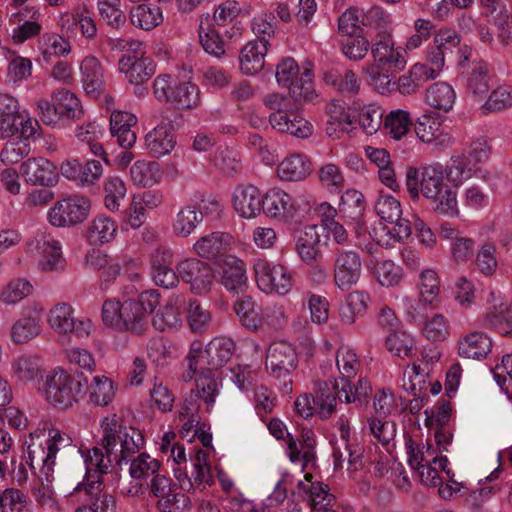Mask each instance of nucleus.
Here are the masks:
<instances>
[{
  "instance_id": "nucleus-1",
  "label": "nucleus",
  "mask_w": 512,
  "mask_h": 512,
  "mask_svg": "<svg viewBox=\"0 0 512 512\" xmlns=\"http://www.w3.org/2000/svg\"><path fill=\"white\" fill-rule=\"evenodd\" d=\"M102 448L94 447L84 455L86 466V483H79L75 490L85 487L88 494L99 490L102 485L100 476L107 474L113 462L119 464L131 455L139 452L145 444L142 433L125 426L121 417L116 414L107 415L101 420Z\"/></svg>"
},
{
  "instance_id": "nucleus-2",
  "label": "nucleus",
  "mask_w": 512,
  "mask_h": 512,
  "mask_svg": "<svg viewBox=\"0 0 512 512\" xmlns=\"http://www.w3.org/2000/svg\"><path fill=\"white\" fill-rule=\"evenodd\" d=\"M26 463L32 470L39 469L40 487L33 489V496L42 508L60 512V505L53 490L54 466L57 453L72 446L71 437L56 428L36 430L26 441Z\"/></svg>"
},
{
  "instance_id": "nucleus-3",
  "label": "nucleus",
  "mask_w": 512,
  "mask_h": 512,
  "mask_svg": "<svg viewBox=\"0 0 512 512\" xmlns=\"http://www.w3.org/2000/svg\"><path fill=\"white\" fill-rule=\"evenodd\" d=\"M446 170L440 163H432L420 167H411L406 174V186L412 199L420 194L427 200L434 212L446 217H457L459 207L457 192L447 181Z\"/></svg>"
},
{
  "instance_id": "nucleus-4",
  "label": "nucleus",
  "mask_w": 512,
  "mask_h": 512,
  "mask_svg": "<svg viewBox=\"0 0 512 512\" xmlns=\"http://www.w3.org/2000/svg\"><path fill=\"white\" fill-rule=\"evenodd\" d=\"M160 297L158 290L150 289L142 292L137 300L107 299L102 305V321L112 329L141 335L147 330L148 315L159 305Z\"/></svg>"
},
{
  "instance_id": "nucleus-5",
  "label": "nucleus",
  "mask_w": 512,
  "mask_h": 512,
  "mask_svg": "<svg viewBox=\"0 0 512 512\" xmlns=\"http://www.w3.org/2000/svg\"><path fill=\"white\" fill-rule=\"evenodd\" d=\"M234 347V342L225 337L212 339L205 349L200 341H193L186 356L188 370L183 375L184 380H191L198 369L214 372L221 368L230 360Z\"/></svg>"
},
{
  "instance_id": "nucleus-6",
  "label": "nucleus",
  "mask_w": 512,
  "mask_h": 512,
  "mask_svg": "<svg viewBox=\"0 0 512 512\" xmlns=\"http://www.w3.org/2000/svg\"><path fill=\"white\" fill-rule=\"evenodd\" d=\"M375 212L381 220L392 225V228L382 227L374 229V240L381 246H392L411 235L409 221L402 218V207L399 200L388 194L380 195L375 202Z\"/></svg>"
},
{
  "instance_id": "nucleus-7",
  "label": "nucleus",
  "mask_w": 512,
  "mask_h": 512,
  "mask_svg": "<svg viewBox=\"0 0 512 512\" xmlns=\"http://www.w3.org/2000/svg\"><path fill=\"white\" fill-rule=\"evenodd\" d=\"M85 378L75 376L61 367L51 370L45 377L46 400L54 407L68 409L85 394Z\"/></svg>"
},
{
  "instance_id": "nucleus-8",
  "label": "nucleus",
  "mask_w": 512,
  "mask_h": 512,
  "mask_svg": "<svg viewBox=\"0 0 512 512\" xmlns=\"http://www.w3.org/2000/svg\"><path fill=\"white\" fill-rule=\"evenodd\" d=\"M275 77L278 85L286 88L295 101L310 102L317 97L311 68L300 67L291 57L283 58L277 64Z\"/></svg>"
},
{
  "instance_id": "nucleus-9",
  "label": "nucleus",
  "mask_w": 512,
  "mask_h": 512,
  "mask_svg": "<svg viewBox=\"0 0 512 512\" xmlns=\"http://www.w3.org/2000/svg\"><path fill=\"white\" fill-rule=\"evenodd\" d=\"M24 251L37 261L39 269L44 272L62 271L65 268L62 244L46 229H38L29 236Z\"/></svg>"
},
{
  "instance_id": "nucleus-10",
  "label": "nucleus",
  "mask_w": 512,
  "mask_h": 512,
  "mask_svg": "<svg viewBox=\"0 0 512 512\" xmlns=\"http://www.w3.org/2000/svg\"><path fill=\"white\" fill-rule=\"evenodd\" d=\"M336 366L341 376L342 386L336 389V396L339 400L344 399L346 403H352L366 399L370 390L366 381L359 380V387L351 384L350 379L358 373L361 364L354 349L342 345L336 352Z\"/></svg>"
},
{
  "instance_id": "nucleus-11",
  "label": "nucleus",
  "mask_w": 512,
  "mask_h": 512,
  "mask_svg": "<svg viewBox=\"0 0 512 512\" xmlns=\"http://www.w3.org/2000/svg\"><path fill=\"white\" fill-rule=\"evenodd\" d=\"M38 122L27 112H20L18 100L9 95H0V138L6 139L16 134L29 139L36 133Z\"/></svg>"
},
{
  "instance_id": "nucleus-12",
  "label": "nucleus",
  "mask_w": 512,
  "mask_h": 512,
  "mask_svg": "<svg viewBox=\"0 0 512 512\" xmlns=\"http://www.w3.org/2000/svg\"><path fill=\"white\" fill-rule=\"evenodd\" d=\"M338 382L329 385L327 382H315L314 393H304L294 402L295 411L302 418H310L316 412L320 418L326 419L335 411L337 399L336 389Z\"/></svg>"
},
{
  "instance_id": "nucleus-13",
  "label": "nucleus",
  "mask_w": 512,
  "mask_h": 512,
  "mask_svg": "<svg viewBox=\"0 0 512 512\" xmlns=\"http://www.w3.org/2000/svg\"><path fill=\"white\" fill-rule=\"evenodd\" d=\"M253 272L258 288L266 294L285 296L293 287L292 273L282 264L257 258L253 262Z\"/></svg>"
},
{
  "instance_id": "nucleus-14",
  "label": "nucleus",
  "mask_w": 512,
  "mask_h": 512,
  "mask_svg": "<svg viewBox=\"0 0 512 512\" xmlns=\"http://www.w3.org/2000/svg\"><path fill=\"white\" fill-rule=\"evenodd\" d=\"M49 327L58 335L77 338L88 337L93 330V323L88 318H76L74 308L66 302L54 305L47 314Z\"/></svg>"
},
{
  "instance_id": "nucleus-15",
  "label": "nucleus",
  "mask_w": 512,
  "mask_h": 512,
  "mask_svg": "<svg viewBox=\"0 0 512 512\" xmlns=\"http://www.w3.org/2000/svg\"><path fill=\"white\" fill-rule=\"evenodd\" d=\"M379 32L373 39L371 55L375 65L402 71L407 64L406 52L403 47L396 46L392 33L391 23L386 28H377Z\"/></svg>"
},
{
  "instance_id": "nucleus-16",
  "label": "nucleus",
  "mask_w": 512,
  "mask_h": 512,
  "mask_svg": "<svg viewBox=\"0 0 512 512\" xmlns=\"http://www.w3.org/2000/svg\"><path fill=\"white\" fill-rule=\"evenodd\" d=\"M180 280L189 286L191 293L204 295L210 292L215 280L212 265L196 257H186L176 264Z\"/></svg>"
},
{
  "instance_id": "nucleus-17",
  "label": "nucleus",
  "mask_w": 512,
  "mask_h": 512,
  "mask_svg": "<svg viewBox=\"0 0 512 512\" xmlns=\"http://www.w3.org/2000/svg\"><path fill=\"white\" fill-rule=\"evenodd\" d=\"M91 209L90 200L83 195H71L57 201L47 213L54 227H71L83 222Z\"/></svg>"
},
{
  "instance_id": "nucleus-18",
  "label": "nucleus",
  "mask_w": 512,
  "mask_h": 512,
  "mask_svg": "<svg viewBox=\"0 0 512 512\" xmlns=\"http://www.w3.org/2000/svg\"><path fill=\"white\" fill-rule=\"evenodd\" d=\"M309 208L310 201L307 197L302 195L293 197L278 188L270 189L263 195L262 211L270 218L291 219Z\"/></svg>"
},
{
  "instance_id": "nucleus-19",
  "label": "nucleus",
  "mask_w": 512,
  "mask_h": 512,
  "mask_svg": "<svg viewBox=\"0 0 512 512\" xmlns=\"http://www.w3.org/2000/svg\"><path fill=\"white\" fill-rule=\"evenodd\" d=\"M391 23L390 16L378 6L366 12L358 8H349L338 19V30L343 35L355 34L361 25L386 28Z\"/></svg>"
},
{
  "instance_id": "nucleus-20",
  "label": "nucleus",
  "mask_w": 512,
  "mask_h": 512,
  "mask_svg": "<svg viewBox=\"0 0 512 512\" xmlns=\"http://www.w3.org/2000/svg\"><path fill=\"white\" fill-rule=\"evenodd\" d=\"M362 275V260L354 250H338L333 261V281L341 291H349Z\"/></svg>"
},
{
  "instance_id": "nucleus-21",
  "label": "nucleus",
  "mask_w": 512,
  "mask_h": 512,
  "mask_svg": "<svg viewBox=\"0 0 512 512\" xmlns=\"http://www.w3.org/2000/svg\"><path fill=\"white\" fill-rule=\"evenodd\" d=\"M190 475L186 468L174 467V477L183 491H203L207 485L213 483L210 465L207 463V453L199 450L192 463Z\"/></svg>"
},
{
  "instance_id": "nucleus-22",
  "label": "nucleus",
  "mask_w": 512,
  "mask_h": 512,
  "mask_svg": "<svg viewBox=\"0 0 512 512\" xmlns=\"http://www.w3.org/2000/svg\"><path fill=\"white\" fill-rule=\"evenodd\" d=\"M487 312L481 325L503 335L512 334V306H508L500 291L491 290L487 296Z\"/></svg>"
},
{
  "instance_id": "nucleus-23",
  "label": "nucleus",
  "mask_w": 512,
  "mask_h": 512,
  "mask_svg": "<svg viewBox=\"0 0 512 512\" xmlns=\"http://www.w3.org/2000/svg\"><path fill=\"white\" fill-rule=\"evenodd\" d=\"M414 130L420 141L432 145L439 151L454 144L452 134L442 127V122L433 115L432 111L418 117Z\"/></svg>"
},
{
  "instance_id": "nucleus-24",
  "label": "nucleus",
  "mask_w": 512,
  "mask_h": 512,
  "mask_svg": "<svg viewBox=\"0 0 512 512\" xmlns=\"http://www.w3.org/2000/svg\"><path fill=\"white\" fill-rule=\"evenodd\" d=\"M231 205L240 218L255 219L262 212L263 195L253 184H237L231 192Z\"/></svg>"
},
{
  "instance_id": "nucleus-25",
  "label": "nucleus",
  "mask_w": 512,
  "mask_h": 512,
  "mask_svg": "<svg viewBox=\"0 0 512 512\" xmlns=\"http://www.w3.org/2000/svg\"><path fill=\"white\" fill-rule=\"evenodd\" d=\"M160 462L151 457L148 453H140L130 460L129 475L133 482L125 493L128 496L136 497L143 494L148 488L149 480L159 471Z\"/></svg>"
},
{
  "instance_id": "nucleus-26",
  "label": "nucleus",
  "mask_w": 512,
  "mask_h": 512,
  "mask_svg": "<svg viewBox=\"0 0 512 512\" xmlns=\"http://www.w3.org/2000/svg\"><path fill=\"white\" fill-rule=\"evenodd\" d=\"M268 120L271 127L280 133L301 139L313 134V125L297 109L291 107L283 111L271 112Z\"/></svg>"
},
{
  "instance_id": "nucleus-27",
  "label": "nucleus",
  "mask_w": 512,
  "mask_h": 512,
  "mask_svg": "<svg viewBox=\"0 0 512 512\" xmlns=\"http://www.w3.org/2000/svg\"><path fill=\"white\" fill-rule=\"evenodd\" d=\"M44 308L39 303H33L23 316L17 319L10 330V339L14 344H26L38 337L42 332V314Z\"/></svg>"
},
{
  "instance_id": "nucleus-28",
  "label": "nucleus",
  "mask_w": 512,
  "mask_h": 512,
  "mask_svg": "<svg viewBox=\"0 0 512 512\" xmlns=\"http://www.w3.org/2000/svg\"><path fill=\"white\" fill-rule=\"evenodd\" d=\"M151 493L158 498L157 506L162 512H180L186 505V497L175 492L171 479L159 473L149 480Z\"/></svg>"
},
{
  "instance_id": "nucleus-29",
  "label": "nucleus",
  "mask_w": 512,
  "mask_h": 512,
  "mask_svg": "<svg viewBox=\"0 0 512 512\" xmlns=\"http://www.w3.org/2000/svg\"><path fill=\"white\" fill-rule=\"evenodd\" d=\"M407 462L412 469H420L426 463H434L438 465L446 474L450 482L453 481L454 473L448 466V458L446 456H438L437 451L429 444L415 443L411 438L405 442Z\"/></svg>"
},
{
  "instance_id": "nucleus-30",
  "label": "nucleus",
  "mask_w": 512,
  "mask_h": 512,
  "mask_svg": "<svg viewBox=\"0 0 512 512\" xmlns=\"http://www.w3.org/2000/svg\"><path fill=\"white\" fill-rule=\"evenodd\" d=\"M221 284L226 290L239 294L247 288L248 277L244 261L235 255L218 259Z\"/></svg>"
},
{
  "instance_id": "nucleus-31",
  "label": "nucleus",
  "mask_w": 512,
  "mask_h": 512,
  "mask_svg": "<svg viewBox=\"0 0 512 512\" xmlns=\"http://www.w3.org/2000/svg\"><path fill=\"white\" fill-rule=\"evenodd\" d=\"M143 54V50L136 54H125L118 61L119 72L131 84H143L155 73L154 62Z\"/></svg>"
},
{
  "instance_id": "nucleus-32",
  "label": "nucleus",
  "mask_w": 512,
  "mask_h": 512,
  "mask_svg": "<svg viewBox=\"0 0 512 512\" xmlns=\"http://www.w3.org/2000/svg\"><path fill=\"white\" fill-rule=\"evenodd\" d=\"M234 238L231 234L215 231L199 237L192 246L193 252L207 260L221 259L232 248Z\"/></svg>"
},
{
  "instance_id": "nucleus-33",
  "label": "nucleus",
  "mask_w": 512,
  "mask_h": 512,
  "mask_svg": "<svg viewBox=\"0 0 512 512\" xmlns=\"http://www.w3.org/2000/svg\"><path fill=\"white\" fill-rule=\"evenodd\" d=\"M151 276L157 286L171 289L180 281L178 271L172 266L173 253L168 249H156L151 255Z\"/></svg>"
},
{
  "instance_id": "nucleus-34",
  "label": "nucleus",
  "mask_w": 512,
  "mask_h": 512,
  "mask_svg": "<svg viewBox=\"0 0 512 512\" xmlns=\"http://www.w3.org/2000/svg\"><path fill=\"white\" fill-rule=\"evenodd\" d=\"M297 355L294 348L283 341L273 343L266 356V368L275 377L281 378L296 367Z\"/></svg>"
},
{
  "instance_id": "nucleus-35",
  "label": "nucleus",
  "mask_w": 512,
  "mask_h": 512,
  "mask_svg": "<svg viewBox=\"0 0 512 512\" xmlns=\"http://www.w3.org/2000/svg\"><path fill=\"white\" fill-rule=\"evenodd\" d=\"M176 143L173 126L168 123H160L144 137L145 149L156 158L169 155L174 150Z\"/></svg>"
},
{
  "instance_id": "nucleus-36",
  "label": "nucleus",
  "mask_w": 512,
  "mask_h": 512,
  "mask_svg": "<svg viewBox=\"0 0 512 512\" xmlns=\"http://www.w3.org/2000/svg\"><path fill=\"white\" fill-rule=\"evenodd\" d=\"M20 170L27 183L32 185L52 186L57 182L56 166L43 157L29 158Z\"/></svg>"
},
{
  "instance_id": "nucleus-37",
  "label": "nucleus",
  "mask_w": 512,
  "mask_h": 512,
  "mask_svg": "<svg viewBox=\"0 0 512 512\" xmlns=\"http://www.w3.org/2000/svg\"><path fill=\"white\" fill-rule=\"evenodd\" d=\"M328 119L325 132L329 138L340 139L355 128L351 109L344 103L333 101L327 106Z\"/></svg>"
},
{
  "instance_id": "nucleus-38",
  "label": "nucleus",
  "mask_w": 512,
  "mask_h": 512,
  "mask_svg": "<svg viewBox=\"0 0 512 512\" xmlns=\"http://www.w3.org/2000/svg\"><path fill=\"white\" fill-rule=\"evenodd\" d=\"M136 123L137 117L128 111L116 110L111 113L110 132L120 147L130 149L135 145L137 137L131 127Z\"/></svg>"
},
{
  "instance_id": "nucleus-39",
  "label": "nucleus",
  "mask_w": 512,
  "mask_h": 512,
  "mask_svg": "<svg viewBox=\"0 0 512 512\" xmlns=\"http://www.w3.org/2000/svg\"><path fill=\"white\" fill-rule=\"evenodd\" d=\"M82 86L87 94L98 95L105 86L104 67L100 60L86 56L79 65Z\"/></svg>"
},
{
  "instance_id": "nucleus-40",
  "label": "nucleus",
  "mask_w": 512,
  "mask_h": 512,
  "mask_svg": "<svg viewBox=\"0 0 512 512\" xmlns=\"http://www.w3.org/2000/svg\"><path fill=\"white\" fill-rule=\"evenodd\" d=\"M456 102V92L452 85L439 81L431 84L425 91L424 103L437 113H449Z\"/></svg>"
},
{
  "instance_id": "nucleus-41",
  "label": "nucleus",
  "mask_w": 512,
  "mask_h": 512,
  "mask_svg": "<svg viewBox=\"0 0 512 512\" xmlns=\"http://www.w3.org/2000/svg\"><path fill=\"white\" fill-rule=\"evenodd\" d=\"M319 242L318 227L316 225L305 226L295 244V250L303 263L313 265L322 260L323 254L318 247Z\"/></svg>"
},
{
  "instance_id": "nucleus-42",
  "label": "nucleus",
  "mask_w": 512,
  "mask_h": 512,
  "mask_svg": "<svg viewBox=\"0 0 512 512\" xmlns=\"http://www.w3.org/2000/svg\"><path fill=\"white\" fill-rule=\"evenodd\" d=\"M312 170V163L306 155L293 153L280 162L277 174L285 181H301L306 179Z\"/></svg>"
},
{
  "instance_id": "nucleus-43",
  "label": "nucleus",
  "mask_w": 512,
  "mask_h": 512,
  "mask_svg": "<svg viewBox=\"0 0 512 512\" xmlns=\"http://www.w3.org/2000/svg\"><path fill=\"white\" fill-rule=\"evenodd\" d=\"M195 390H192L194 397L203 402L206 411L210 412L214 406L215 399L220 393V381L215 372L200 370L195 378Z\"/></svg>"
},
{
  "instance_id": "nucleus-44",
  "label": "nucleus",
  "mask_w": 512,
  "mask_h": 512,
  "mask_svg": "<svg viewBox=\"0 0 512 512\" xmlns=\"http://www.w3.org/2000/svg\"><path fill=\"white\" fill-rule=\"evenodd\" d=\"M269 46L257 40L249 41L240 51L239 63L241 71L246 75H255L265 65V56Z\"/></svg>"
},
{
  "instance_id": "nucleus-45",
  "label": "nucleus",
  "mask_w": 512,
  "mask_h": 512,
  "mask_svg": "<svg viewBox=\"0 0 512 512\" xmlns=\"http://www.w3.org/2000/svg\"><path fill=\"white\" fill-rule=\"evenodd\" d=\"M465 87L474 97L482 98L489 91L490 67L488 63L479 60L470 64L469 70L463 72Z\"/></svg>"
},
{
  "instance_id": "nucleus-46",
  "label": "nucleus",
  "mask_w": 512,
  "mask_h": 512,
  "mask_svg": "<svg viewBox=\"0 0 512 512\" xmlns=\"http://www.w3.org/2000/svg\"><path fill=\"white\" fill-rule=\"evenodd\" d=\"M370 295L366 291L355 290L347 294L339 308V319L345 325H352L364 316L368 309Z\"/></svg>"
},
{
  "instance_id": "nucleus-47",
  "label": "nucleus",
  "mask_w": 512,
  "mask_h": 512,
  "mask_svg": "<svg viewBox=\"0 0 512 512\" xmlns=\"http://www.w3.org/2000/svg\"><path fill=\"white\" fill-rule=\"evenodd\" d=\"M87 385L89 401L96 406H107L115 398L117 386L112 379L106 375H95Z\"/></svg>"
},
{
  "instance_id": "nucleus-48",
  "label": "nucleus",
  "mask_w": 512,
  "mask_h": 512,
  "mask_svg": "<svg viewBox=\"0 0 512 512\" xmlns=\"http://www.w3.org/2000/svg\"><path fill=\"white\" fill-rule=\"evenodd\" d=\"M163 170L158 162L137 160L130 168V179L134 185L149 188L161 181Z\"/></svg>"
},
{
  "instance_id": "nucleus-49",
  "label": "nucleus",
  "mask_w": 512,
  "mask_h": 512,
  "mask_svg": "<svg viewBox=\"0 0 512 512\" xmlns=\"http://www.w3.org/2000/svg\"><path fill=\"white\" fill-rule=\"evenodd\" d=\"M492 349V341L482 332L467 334L458 344V352L461 357L480 360L485 358Z\"/></svg>"
},
{
  "instance_id": "nucleus-50",
  "label": "nucleus",
  "mask_w": 512,
  "mask_h": 512,
  "mask_svg": "<svg viewBox=\"0 0 512 512\" xmlns=\"http://www.w3.org/2000/svg\"><path fill=\"white\" fill-rule=\"evenodd\" d=\"M183 298L172 296L167 303L161 307L152 318V325L159 331L175 329L182 324L180 307Z\"/></svg>"
},
{
  "instance_id": "nucleus-51",
  "label": "nucleus",
  "mask_w": 512,
  "mask_h": 512,
  "mask_svg": "<svg viewBox=\"0 0 512 512\" xmlns=\"http://www.w3.org/2000/svg\"><path fill=\"white\" fill-rule=\"evenodd\" d=\"M199 39L203 49L210 55L221 58L225 54V44L219 32L212 26L209 14H202L199 20Z\"/></svg>"
},
{
  "instance_id": "nucleus-52",
  "label": "nucleus",
  "mask_w": 512,
  "mask_h": 512,
  "mask_svg": "<svg viewBox=\"0 0 512 512\" xmlns=\"http://www.w3.org/2000/svg\"><path fill=\"white\" fill-rule=\"evenodd\" d=\"M384 345L388 352L399 358L412 357L416 350L415 338L402 328L389 332Z\"/></svg>"
},
{
  "instance_id": "nucleus-53",
  "label": "nucleus",
  "mask_w": 512,
  "mask_h": 512,
  "mask_svg": "<svg viewBox=\"0 0 512 512\" xmlns=\"http://www.w3.org/2000/svg\"><path fill=\"white\" fill-rule=\"evenodd\" d=\"M118 231L116 222L109 216L100 214L88 226L87 238L93 245L105 244L112 241Z\"/></svg>"
},
{
  "instance_id": "nucleus-54",
  "label": "nucleus",
  "mask_w": 512,
  "mask_h": 512,
  "mask_svg": "<svg viewBox=\"0 0 512 512\" xmlns=\"http://www.w3.org/2000/svg\"><path fill=\"white\" fill-rule=\"evenodd\" d=\"M299 493L309 495L310 507L332 506L335 498L329 493L327 485L320 482H312V474H305V481H299L297 484Z\"/></svg>"
},
{
  "instance_id": "nucleus-55",
  "label": "nucleus",
  "mask_w": 512,
  "mask_h": 512,
  "mask_svg": "<svg viewBox=\"0 0 512 512\" xmlns=\"http://www.w3.org/2000/svg\"><path fill=\"white\" fill-rule=\"evenodd\" d=\"M418 294L424 304L435 307L440 302V278L433 269H423L417 284Z\"/></svg>"
},
{
  "instance_id": "nucleus-56",
  "label": "nucleus",
  "mask_w": 512,
  "mask_h": 512,
  "mask_svg": "<svg viewBox=\"0 0 512 512\" xmlns=\"http://www.w3.org/2000/svg\"><path fill=\"white\" fill-rule=\"evenodd\" d=\"M34 291L32 283L22 277L12 278L0 289V302L6 306H14Z\"/></svg>"
},
{
  "instance_id": "nucleus-57",
  "label": "nucleus",
  "mask_w": 512,
  "mask_h": 512,
  "mask_svg": "<svg viewBox=\"0 0 512 512\" xmlns=\"http://www.w3.org/2000/svg\"><path fill=\"white\" fill-rule=\"evenodd\" d=\"M202 222L201 214H198L197 207L186 205L175 215L172 221L174 235L182 238L189 237Z\"/></svg>"
},
{
  "instance_id": "nucleus-58",
  "label": "nucleus",
  "mask_w": 512,
  "mask_h": 512,
  "mask_svg": "<svg viewBox=\"0 0 512 512\" xmlns=\"http://www.w3.org/2000/svg\"><path fill=\"white\" fill-rule=\"evenodd\" d=\"M170 104L178 109H194L200 104V89L190 81H178Z\"/></svg>"
},
{
  "instance_id": "nucleus-59",
  "label": "nucleus",
  "mask_w": 512,
  "mask_h": 512,
  "mask_svg": "<svg viewBox=\"0 0 512 512\" xmlns=\"http://www.w3.org/2000/svg\"><path fill=\"white\" fill-rule=\"evenodd\" d=\"M131 23L143 30H151L163 21L162 11L158 6L140 4L130 11Z\"/></svg>"
},
{
  "instance_id": "nucleus-60",
  "label": "nucleus",
  "mask_w": 512,
  "mask_h": 512,
  "mask_svg": "<svg viewBox=\"0 0 512 512\" xmlns=\"http://www.w3.org/2000/svg\"><path fill=\"white\" fill-rule=\"evenodd\" d=\"M12 372L21 382L35 380L42 373L41 360L37 356L20 355L12 362Z\"/></svg>"
},
{
  "instance_id": "nucleus-61",
  "label": "nucleus",
  "mask_w": 512,
  "mask_h": 512,
  "mask_svg": "<svg viewBox=\"0 0 512 512\" xmlns=\"http://www.w3.org/2000/svg\"><path fill=\"white\" fill-rule=\"evenodd\" d=\"M388 70L389 68L370 63L362 68V73L367 76L369 85L379 93L386 94L396 90V81L393 80Z\"/></svg>"
},
{
  "instance_id": "nucleus-62",
  "label": "nucleus",
  "mask_w": 512,
  "mask_h": 512,
  "mask_svg": "<svg viewBox=\"0 0 512 512\" xmlns=\"http://www.w3.org/2000/svg\"><path fill=\"white\" fill-rule=\"evenodd\" d=\"M234 312L241 324L249 330H257L262 326V317L256 310L255 301L250 296L238 299L234 304Z\"/></svg>"
},
{
  "instance_id": "nucleus-63",
  "label": "nucleus",
  "mask_w": 512,
  "mask_h": 512,
  "mask_svg": "<svg viewBox=\"0 0 512 512\" xmlns=\"http://www.w3.org/2000/svg\"><path fill=\"white\" fill-rule=\"evenodd\" d=\"M412 120L409 112L397 109L390 111L384 119V129L395 140H401L409 131Z\"/></svg>"
},
{
  "instance_id": "nucleus-64",
  "label": "nucleus",
  "mask_w": 512,
  "mask_h": 512,
  "mask_svg": "<svg viewBox=\"0 0 512 512\" xmlns=\"http://www.w3.org/2000/svg\"><path fill=\"white\" fill-rule=\"evenodd\" d=\"M512 107V88L499 85L494 88L481 109L484 114L497 113Z\"/></svg>"
}]
</instances>
